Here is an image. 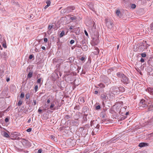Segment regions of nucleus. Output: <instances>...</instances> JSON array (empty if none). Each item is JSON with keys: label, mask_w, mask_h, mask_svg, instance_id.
I'll use <instances>...</instances> for the list:
<instances>
[{"label": "nucleus", "mask_w": 153, "mask_h": 153, "mask_svg": "<svg viewBox=\"0 0 153 153\" xmlns=\"http://www.w3.org/2000/svg\"><path fill=\"white\" fill-rule=\"evenodd\" d=\"M139 106L143 108H146L148 107L147 102L143 99L141 100L139 103Z\"/></svg>", "instance_id": "obj_1"}, {"label": "nucleus", "mask_w": 153, "mask_h": 153, "mask_svg": "<svg viewBox=\"0 0 153 153\" xmlns=\"http://www.w3.org/2000/svg\"><path fill=\"white\" fill-rule=\"evenodd\" d=\"M105 22L106 24V25L110 28H112L114 25L112 21L111 20L108 21V20L107 19H105Z\"/></svg>", "instance_id": "obj_2"}, {"label": "nucleus", "mask_w": 153, "mask_h": 153, "mask_svg": "<svg viewBox=\"0 0 153 153\" xmlns=\"http://www.w3.org/2000/svg\"><path fill=\"white\" fill-rule=\"evenodd\" d=\"M121 81L124 84H127L129 82L128 79L125 75L121 78Z\"/></svg>", "instance_id": "obj_3"}, {"label": "nucleus", "mask_w": 153, "mask_h": 153, "mask_svg": "<svg viewBox=\"0 0 153 153\" xmlns=\"http://www.w3.org/2000/svg\"><path fill=\"white\" fill-rule=\"evenodd\" d=\"M21 142L23 145L25 146H28L29 144V142L28 140L23 139H22Z\"/></svg>", "instance_id": "obj_4"}, {"label": "nucleus", "mask_w": 153, "mask_h": 153, "mask_svg": "<svg viewBox=\"0 0 153 153\" xmlns=\"http://www.w3.org/2000/svg\"><path fill=\"white\" fill-rule=\"evenodd\" d=\"M75 9V7L74 6H70L67 8V12L69 13L72 12Z\"/></svg>", "instance_id": "obj_5"}, {"label": "nucleus", "mask_w": 153, "mask_h": 153, "mask_svg": "<svg viewBox=\"0 0 153 153\" xmlns=\"http://www.w3.org/2000/svg\"><path fill=\"white\" fill-rule=\"evenodd\" d=\"M149 144L147 143H139V146L140 147H143L148 146Z\"/></svg>", "instance_id": "obj_6"}, {"label": "nucleus", "mask_w": 153, "mask_h": 153, "mask_svg": "<svg viewBox=\"0 0 153 153\" xmlns=\"http://www.w3.org/2000/svg\"><path fill=\"white\" fill-rule=\"evenodd\" d=\"M116 74L117 77L121 78L125 75L123 74L120 72L117 73Z\"/></svg>", "instance_id": "obj_7"}, {"label": "nucleus", "mask_w": 153, "mask_h": 153, "mask_svg": "<svg viewBox=\"0 0 153 153\" xmlns=\"http://www.w3.org/2000/svg\"><path fill=\"white\" fill-rule=\"evenodd\" d=\"M50 109L51 110H55V105L54 104L51 103L50 107Z\"/></svg>", "instance_id": "obj_8"}, {"label": "nucleus", "mask_w": 153, "mask_h": 153, "mask_svg": "<svg viewBox=\"0 0 153 153\" xmlns=\"http://www.w3.org/2000/svg\"><path fill=\"white\" fill-rule=\"evenodd\" d=\"M106 94L105 93L102 94L101 95V98L103 100H105L106 99Z\"/></svg>", "instance_id": "obj_9"}, {"label": "nucleus", "mask_w": 153, "mask_h": 153, "mask_svg": "<svg viewBox=\"0 0 153 153\" xmlns=\"http://www.w3.org/2000/svg\"><path fill=\"white\" fill-rule=\"evenodd\" d=\"M119 91L121 92H124L125 91V88L123 87H120L119 88Z\"/></svg>", "instance_id": "obj_10"}, {"label": "nucleus", "mask_w": 153, "mask_h": 153, "mask_svg": "<svg viewBox=\"0 0 153 153\" xmlns=\"http://www.w3.org/2000/svg\"><path fill=\"white\" fill-rule=\"evenodd\" d=\"M95 51H94L95 54H98L99 53V50L97 48H95Z\"/></svg>", "instance_id": "obj_11"}, {"label": "nucleus", "mask_w": 153, "mask_h": 153, "mask_svg": "<svg viewBox=\"0 0 153 153\" xmlns=\"http://www.w3.org/2000/svg\"><path fill=\"white\" fill-rule=\"evenodd\" d=\"M101 88H104L105 87V85L104 84L102 83H100L98 85Z\"/></svg>", "instance_id": "obj_12"}, {"label": "nucleus", "mask_w": 153, "mask_h": 153, "mask_svg": "<svg viewBox=\"0 0 153 153\" xmlns=\"http://www.w3.org/2000/svg\"><path fill=\"white\" fill-rule=\"evenodd\" d=\"M33 73L31 72H30L27 75V77L29 78H30L32 76Z\"/></svg>", "instance_id": "obj_13"}, {"label": "nucleus", "mask_w": 153, "mask_h": 153, "mask_svg": "<svg viewBox=\"0 0 153 153\" xmlns=\"http://www.w3.org/2000/svg\"><path fill=\"white\" fill-rule=\"evenodd\" d=\"M46 3L47 5L49 6L50 5L51 2L50 0H47Z\"/></svg>", "instance_id": "obj_14"}, {"label": "nucleus", "mask_w": 153, "mask_h": 153, "mask_svg": "<svg viewBox=\"0 0 153 153\" xmlns=\"http://www.w3.org/2000/svg\"><path fill=\"white\" fill-rule=\"evenodd\" d=\"M4 137H9V134L5 132L4 133Z\"/></svg>", "instance_id": "obj_15"}, {"label": "nucleus", "mask_w": 153, "mask_h": 153, "mask_svg": "<svg viewBox=\"0 0 153 153\" xmlns=\"http://www.w3.org/2000/svg\"><path fill=\"white\" fill-rule=\"evenodd\" d=\"M116 13L117 16H119L120 15V12L119 10H117L116 12Z\"/></svg>", "instance_id": "obj_16"}, {"label": "nucleus", "mask_w": 153, "mask_h": 153, "mask_svg": "<svg viewBox=\"0 0 153 153\" xmlns=\"http://www.w3.org/2000/svg\"><path fill=\"white\" fill-rule=\"evenodd\" d=\"M30 97V94L29 93H27L26 94V97L27 99H28Z\"/></svg>", "instance_id": "obj_17"}, {"label": "nucleus", "mask_w": 153, "mask_h": 153, "mask_svg": "<svg viewBox=\"0 0 153 153\" xmlns=\"http://www.w3.org/2000/svg\"><path fill=\"white\" fill-rule=\"evenodd\" d=\"M64 33H65L64 31H62L60 34V37H62L64 36Z\"/></svg>", "instance_id": "obj_18"}, {"label": "nucleus", "mask_w": 153, "mask_h": 153, "mask_svg": "<svg viewBox=\"0 0 153 153\" xmlns=\"http://www.w3.org/2000/svg\"><path fill=\"white\" fill-rule=\"evenodd\" d=\"M22 100H19L18 103V105L19 106H21L22 104Z\"/></svg>", "instance_id": "obj_19"}, {"label": "nucleus", "mask_w": 153, "mask_h": 153, "mask_svg": "<svg viewBox=\"0 0 153 153\" xmlns=\"http://www.w3.org/2000/svg\"><path fill=\"white\" fill-rule=\"evenodd\" d=\"M79 100L82 102V103H84V99L82 97H80L79 98Z\"/></svg>", "instance_id": "obj_20"}, {"label": "nucleus", "mask_w": 153, "mask_h": 153, "mask_svg": "<svg viewBox=\"0 0 153 153\" xmlns=\"http://www.w3.org/2000/svg\"><path fill=\"white\" fill-rule=\"evenodd\" d=\"M141 56L143 57H145L146 56V54L145 53H143L141 54Z\"/></svg>", "instance_id": "obj_21"}, {"label": "nucleus", "mask_w": 153, "mask_h": 153, "mask_svg": "<svg viewBox=\"0 0 153 153\" xmlns=\"http://www.w3.org/2000/svg\"><path fill=\"white\" fill-rule=\"evenodd\" d=\"M38 86L37 85H36L34 87V90L35 92H36L38 90Z\"/></svg>", "instance_id": "obj_22"}, {"label": "nucleus", "mask_w": 153, "mask_h": 153, "mask_svg": "<svg viewBox=\"0 0 153 153\" xmlns=\"http://www.w3.org/2000/svg\"><path fill=\"white\" fill-rule=\"evenodd\" d=\"M131 8L132 9H134L135 8L136 6L135 4H132L131 6Z\"/></svg>", "instance_id": "obj_23"}, {"label": "nucleus", "mask_w": 153, "mask_h": 153, "mask_svg": "<svg viewBox=\"0 0 153 153\" xmlns=\"http://www.w3.org/2000/svg\"><path fill=\"white\" fill-rule=\"evenodd\" d=\"M25 94L23 92H22L21 93V95H20V97L21 98H23L24 97Z\"/></svg>", "instance_id": "obj_24"}, {"label": "nucleus", "mask_w": 153, "mask_h": 153, "mask_svg": "<svg viewBox=\"0 0 153 153\" xmlns=\"http://www.w3.org/2000/svg\"><path fill=\"white\" fill-rule=\"evenodd\" d=\"M150 27L151 30H153V22L151 24Z\"/></svg>", "instance_id": "obj_25"}, {"label": "nucleus", "mask_w": 153, "mask_h": 153, "mask_svg": "<svg viewBox=\"0 0 153 153\" xmlns=\"http://www.w3.org/2000/svg\"><path fill=\"white\" fill-rule=\"evenodd\" d=\"M41 78H39V79H38L37 80V83H40L41 82Z\"/></svg>", "instance_id": "obj_26"}, {"label": "nucleus", "mask_w": 153, "mask_h": 153, "mask_svg": "<svg viewBox=\"0 0 153 153\" xmlns=\"http://www.w3.org/2000/svg\"><path fill=\"white\" fill-rule=\"evenodd\" d=\"M100 108V105H97L96 107V109L97 110H98Z\"/></svg>", "instance_id": "obj_27"}, {"label": "nucleus", "mask_w": 153, "mask_h": 153, "mask_svg": "<svg viewBox=\"0 0 153 153\" xmlns=\"http://www.w3.org/2000/svg\"><path fill=\"white\" fill-rule=\"evenodd\" d=\"M32 129L31 128H29L27 129L26 130L28 132H30L31 131Z\"/></svg>", "instance_id": "obj_28"}, {"label": "nucleus", "mask_w": 153, "mask_h": 153, "mask_svg": "<svg viewBox=\"0 0 153 153\" xmlns=\"http://www.w3.org/2000/svg\"><path fill=\"white\" fill-rule=\"evenodd\" d=\"M52 26L51 25H49L48 27V29L49 30H50L52 28Z\"/></svg>", "instance_id": "obj_29"}, {"label": "nucleus", "mask_w": 153, "mask_h": 153, "mask_svg": "<svg viewBox=\"0 0 153 153\" xmlns=\"http://www.w3.org/2000/svg\"><path fill=\"white\" fill-rule=\"evenodd\" d=\"M42 151V149H39L38 151V153H41Z\"/></svg>", "instance_id": "obj_30"}, {"label": "nucleus", "mask_w": 153, "mask_h": 153, "mask_svg": "<svg viewBox=\"0 0 153 153\" xmlns=\"http://www.w3.org/2000/svg\"><path fill=\"white\" fill-rule=\"evenodd\" d=\"M74 42V40H71L70 41V43L71 44H73Z\"/></svg>", "instance_id": "obj_31"}, {"label": "nucleus", "mask_w": 153, "mask_h": 153, "mask_svg": "<svg viewBox=\"0 0 153 153\" xmlns=\"http://www.w3.org/2000/svg\"><path fill=\"white\" fill-rule=\"evenodd\" d=\"M33 57V56L32 55H30L29 56V58L30 59H31Z\"/></svg>", "instance_id": "obj_32"}, {"label": "nucleus", "mask_w": 153, "mask_h": 153, "mask_svg": "<svg viewBox=\"0 0 153 153\" xmlns=\"http://www.w3.org/2000/svg\"><path fill=\"white\" fill-rule=\"evenodd\" d=\"M140 62H144V60L143 58H141L140 59Z\"/></svg>", "instance_id": "obj_33"}, {"label": "nucleus", "mask_w": 153, "mask_h": 153, "mask_svg": "<svg viewBox=\"0 0 153 153\" xmlns=\"http://www.w3.org/2000/svg\"><path fill=\"white\" fill-rule=\"evenodd\" d=\"M85 59V57H81V58L80 59L82 61H83Z\"/></svg>", "instance_id": "obj_34"}, {"label": "nucleus", "mask_w": 153, "mask_h": 153, "mask_svg": "<svg viewBox=\"0 0 153 153\" xmlns=\"http://www.w3.org/2000/svg\"><path fill=\"white\" fill-rule=\"evenodd\" d=\"M84 32H85V35L86 36H88V33L86 31V30H85L84 31Z\"/></svg>", "instance_id": "obj_35"}, {"label": "nucleus", "mask_w": 153, "mask_h": 153, "mask_svg": "<svg viewBox=\"0 0 153 153\" xmlns=\"http://www.w3.org/2000/svg\"><path fill=\"white\" fill-rule=\"evenodd\" d=\"M44 41L47 42L48 41V39L47 38H45L44 39Z\"/></svg>", "instance_id": "obj_36"}, {"label": "nucleus", "mask_w": 153, "mask_h": 153, "mask_svg": "<svg viewBox=\"0 0 153 153\" xmlns=\"http://www.w3.org/2000/svg\"><path fill=\"white\" fill-rule=\"evenodd\" d=\"M5 121L6 122H8V121H9V119L8 118H6L5 119Z\"/></svg>", "instance_id": "obj_37"}, {"label": "nucleus", "mask_w": 153, "mask_h": 153, "mask_svg": "<svg viewBox=\"0 0 153 153\" xmlns=\"http://www.w3.org/2000/svg\"><path fill=\"white\" fill-rule=\"evenodd\" d=\"M50 102V98L48 99L47 100V103H49Z\"/></svg>", "instance_id": "obj_38"}, {"label": "nucleus", "mask_w": 153, "mask_h": 153, "mask_svg": "<svg viewBox=\"0 0 153 153\" xmlns=\"http://www.w3.org/2000/svg\"><path fill=\"white\" fill-rule=\"evenodd\" d=\"M33 102L34 105H35L36 104V100H33Z\"/></svg>", "instance_id": "obj_39"}, {"label": "nucleus", "mask_w": 153, "mask_h": 153, "mask_svg": "<svg viewBox=\"0 0 153 153\" xmlns=\"http://www.w3.org/2000/svg\"><path fill=\"white\" fill-rule=\"evenodd\" d=\"M42 48L44 50H45V48L44 46L42 47Z\"/></svg>", "instance_id": "obj_40"}, {"label": "nucleus", "mask_w": 153, "mask_h": 153, "mask_svg": "<svg viewBox=\"0 0 153 153\" xmlns=\"http://www.w3.org/2000/svg\"><path fill=\"white\" fill-rule=\"evenodd\" d=\"M49 6H48V5H47L46 6H45L44 8L45 9H46L47 7H48Z\"/></svg>", "instance_id": "obj_41"}, {"label": "nucleus", "mask_w": 153, "mask_h": 153, "mask_svg": "<svg viewBox=\"0 0 153 153\" xmlns=\"http://www.w3.org/2000/svg\"><path fill=\"white\" fill-rule=\"evenodd\" d=\"M42 109H40V108H39L38 109V112H41L42 111Z\"/></svg>", "instance_id": "obj_42"}, {"label": "nucleus", "mask_w": 153, "mask_h": 153, "mask_svg": "<svg viewBox=\"0 0 153 153\" xmlns=\"http://www.w3.org/2000/svg\"><path fill=\"white\" fill-rule=\"evenodd\" d=\"M94 93L95 94H97L98 93V91H94Z\"/></svg>", "instance_id": "obj_43"}, {"label": "nucleus", "mask_w": 153, "mask_h": 153, "mask_svg": "<svg viewBox=\"0 0 153 153\" xmlns=\"http://www.w3.org/2000/svg\"><path fill=\"white\" fill-rule=\"evenodd\" d=\"M30 121H31V119H30V118L29 120H28L27 121V122L28 123H29L30 122Z\"/></svg>", "instance_id": "obj_44"}, {"label": "nucleus", "mask_w": 153, "mask_h": 153, "mask_svg": "<svg viewBox=\"0 0 153 153\" xmlns=\"http://www.w3.org/2000/svg\"><path fill=\"white\" fill-rule=\"evenodd\" d=\"M73 29V26H71V27H70V30H72V29Z\"/></svg>", "instance_id": "obj_45"}, {"label": "nucleus", "mask_w": 153, "mask_h": 153, "mask_svg": "<svg viewBox=\"0 0 153 153\" xmlns=\"http://www.w3.org/2000/svg\"><path fill=\"white\" fill-rule=\"evenodd\" d=\"M9 80H10V79H9V78H7L6 79V81L7 82H8L9 81Z\"/></svg>", "instance_id": "obj_46"}, {"label": "nucleus", "mask_w": 153, "mask_h": 153, "mask_svg": "<svg viewBox=\"0 0 153 153\" xmlns=\"http://www.w3.org/2000/svg\"><path fill=\"white\" fill-rule=\"evenodd\" d=\"M3 46L4 48H6L7 47L6 45H4Z\"/></svg>", "instance_id": "obj_47"}, {"label": "nucleus", "mask_w": 153, "mask_h": 153, "mask_svg": "<svg viewBox=\"0 0 153 153\" xmlns=\"http://www.w3.org/2000/svg\"><path fill=\"white\" fill-rule=\"evenodd\" d=\"M129 114V112H127L126 114V115H127L128 114Z\"/></svg>", "instance_id": "obj_48"}, {"label": "nucleus", "mask_w": 153, "mask_h": 153, "mask_svg": "<svg viewBox=\"0 0 153 153\" xmlns=\"http://www.w3.org/2000/svg\"><path fill=\"white\" fill-rule=\"evenodd\" d=\"M119 47V45H118L117 46V49H118Z\"/></svg>", "instance_id": "obj_49"}, {"label": "nucleus", "mask_w": 153, "mask_h": 153, "mask_svg": "<svg viewBox=\"0 0 153 153\" xmlns=\"http://www.w3.org/2000/svg\"><path fill=\"white\" fill-rule=\"evenodd\" d=\"M1 112H0V117H2V116H1Z\"/></svg>", "instance_id": "obj_50"}, {"label": "nucleus", "mask_w": 153, "mask_h": 153, "mask_svg": "<svg viewBox=\"0 0 153 153\" xmlns=\"http://www.w3.org/2000/svg\"><path fill=\"white\" fill-rule=\"evenodd\" d=\"M71 19H72V20H73V19H74V18H73V17H71Z\"/></svg>", "instance_id": "obj_51"}, {"label": "nucleus", "mask_w": 153, "mask_h": 153, "mask_svg": "<svg viewBox=\"0 0 153 153\" xmlns=\"http://www.w3.org/2000/svg\"><path fill=\"white\" fill-rule=\"evenodd\" d=\"M84 48H82V50H83V51H86V50L85 49V50H84V49H83Z\"/></svg>", "instance_id": "obj_52"}, {"label": "nucleus", "mask_w": 153, "mask_h": 153, "mask_svg": "<svg viewBox=\"0 0 153 153\" xmlns=\"http://www.w3.org/2000/svg\"><path fill=\"white\" fill-rule=\"evenodd\" d=\"M66 117H69V116L68 115H67L66 116Z\"/></svg>", "instance_id": "obj_53"}, {"label": "nucleus", "mask_w": 153, "mask_h": 153, "mask_svg": "<svg viewBox=\"0 0 153 153\" xmlns=\"http://www.w3.org/2000/svg\"><path fill=\"white\" fill-rule=\"evenodd\" d=\"M95 87H96V88H98V87H97V86H95Z\"/></svg>", "instance_id": "obj_54"}, {"label": "nucleus", "mask_w": 153, "mask_h": 153, "mask_svg": "<svg viewBox=\"0 0 153 153\" xmlns=\"http://www.w3.org/2000/svg\"><path fill=\"white\" fill-rule=\"evenodd\" d=\"M151 134H153V132Z\"/></svg>", "instance_id": "obj_55"}]
</instances>
